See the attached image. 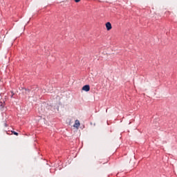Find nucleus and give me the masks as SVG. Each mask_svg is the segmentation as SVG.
I'll use <instances>...</instances> for the list:
<instances>
[{
  "instance_id": "nucleus-1",
  "label": "nucleus",
  "mask_w": 177,
  "mask_h": 177,
  "mask_svg": "<svg viewBox=\"0 0 177 177\" xmlns=\"http://www.w3.org/2000/svg\"><path fill=\"white\" fill-rule=\"evenodd\" d=\"M106 28L107 30V31H110V30H111V28H113V27L111 26V23L110 22H107L106 24Z\"/></svg>"
},
{
  "instance_id": "nucleus-2",
  "label": "nucleus",
  "mask_w": 177,
  "mask_h": 177,
  "mask_svg": "<svg viewBox=\"0 0 177 177\" xmlns=\"http://www.w3.org/2000/svg\"><path fill=\"white\" fill-rule=\"evenodd\" d=\"M82 91H85V92H89V91H91V87L89 85H85L82 87Z\"/></svg>"
},
{
  "instance_id": "nucleus-3",
  "label": "nucleus",
  "mask_w": 177,
  "mask_h": 177,
  "mask_svg": "<svg viewBox=\"0 0 177 177\" xmlns=\"http://www.w3.org/2000/svg\"><path fill=\"white\" fill-rule=\"evenodd\" d=\"M80 125H81V124L80 123V120H76L75 122V124L73 125V127L75 128H77L78 129V128H80Z\"/></svg>"
},
{
  "instance_id": "nucleus-4",
  "label": "nucleus",
  "mask_w": 177,
  "mask_h": 177,
  "mask_svg": "<svg viewBox=\"0 0 177 177\" xmlns=\"http://www.w3.org/2000/svg\"><path fill=\"white\" fill-rule=\"evenodd\" d=\"M12 133H13L14 135H15L16 136H19V133L16 132V131H12Z\"/></svg>"
},
{
  "instance_id": "nucleus-5",
  "label": "nucleus",
  "mask_w": 177,
  "mask_h": 177,
  "mask_svg": "<svg viewBox=\"0 0 177 177\" xmlns=\"http://www.w3.org/2000/svg\"><path fill=\"white\" fill-rule=\"evenodd\" d=\"M81 0H75V2H76V3H78V2H80Z\"/></svg>"
},
{
  "instance_id": "nucleus-6",
  "label": "nucleus",
  "mask_w": 177,
  "mask_h": 177,
  "mask_svg": "<svg viewBox=\"0 0 177 177\" xmlns=\"http://www.w3.org/2000/svg\"><path fill=\"white\" fill-rule=\"evenodd\" d=\"M26 91L30 92V90H26Z\"/></svg>"
},
{
  "instance_id": "nucleus-7",
  "label": "nucleus",
  "mask_w": 177,
  "mask_h": 177,
  "mask_svg": "<svg viewBox=\"0 0 177 177\" xmlns=\"http://www.w3.org/2000/svg\"><path fill=\"white\" fill-rule=\"evenodd\" d=\"M106 162H107V161H106V162H104V164H106Z\"/></svg>"
},
{
  "instance_id": "nucleus-8",
  "label": "nucleus",
  "mask_w": 177,
  "mask_h": 177,
  "mask_svg": "<svg viewBox=\"0 0 177 177\" xmlns=\"http://www.w3.org/2000/svg\"><path fill=\"white\" fill-rule=\"evenodd\" d=\"M106 113H107V109H106Z\"/></svg>"
}]
</instances>
